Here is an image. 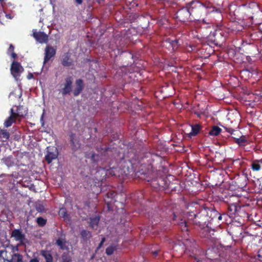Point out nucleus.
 <instances>
[{"mask_svg":"<svg viewBox=\"0 0 262 262\" xmlns=\"http://www.w3.org/2000/svg\"><path fill=\"white\" fill-rule=\"evenodd\" d=\"M36 209L38 212H41L44 210V207L42 205L39 204L36 206Z\"/></svg>","mask_w":262,"mask_h":262,"instance_id":"nucleus-47","label":"nucleus"},{"mask_svg":"<svg viewBox=\"0 0 262 262\" xmlns=\"http://www.w3.org/2000/svg\"><path fill=\"white\" fill-rule=\"evenodd\" d=\"M225 41V38L220 30H215L210 32L207 37V41L211 45L221 46Z\"/></svg>","mask_w":262,"mask_h":262,"instance_id":"nucleus-6","label":"nucleus"},{"mask_svg":"<svg viewBox=\"0 0 262 262\" xmlns=\"http://www.w3.org/2000/svg\"><path fill=\"white\" fill-rule=\"evenodd\" d=\"M116 40V43L118 46V44H119V47L122 48L124 47L128 42V40L126 38H125L124 37L118 36L117 35L116 36L115 39Z\"/></svg>","mask_w":262,"mask_h":262,"instance_id":"nucleus-28","label":"nucleus"},{"mask_svg":"<svg viewBox=\"0 0 262 262\" xmlns=\"http://www.w3.org/2000/svg\"><path fill=\"white\" fill-rule=\"evenodd\" d=\"M258 30H259V31L261 32V33L262 34V23H260L259 25V26H258Z\"/></svg>","mask_w":262,"mask_h":262,"instance_id":"nucleus-57","label":"nucleus"},{"mask_svg":"<svg viewBox=\"0 0 262 262\" xmlns=\"http://www.w3.org/2000/svg\"><path fill=\"white\" fill-rule=\"evenodd\" d=\"M100 221V217L99 216H95L93 217L90 219V225L93 229H97L98 224Z\"/></svg>","mask_w":262,"mask_h":262,"instance_id":"nucleus-26","label":"nucleus"},{"mask_svg":"<svg viewBox=\"0 0 262 262\" xmlns=\"http://www.w3.org/2000/svg\"><path fill=\"white\" fill-rule=\"evenodd\" d=\"M156 155L152 154L150 152L143 153L139 157H136L137 162H138V169L141 167H145L146 166H150L155 161V158Z\"/></svg>","mask_w":262,"mask_h":262,"instance_id":"nucleus-7","label":"nucleus"},{"mask_svg":"<svg viewBox=\"0 0 262 262\" xmlns=\"http://www.w3.org/2000/svg\"><path fill=\"white\" fill-rule=\"evenodd\" d=\"M70 142L71 147L73 151H76L80 147V144L76 134L71 133L70 135Z\"/></svg>","mask_w":262,"mask_h":262,"instance_id":"nucleus-18","label":"nucleus"},{"mask_svg":"<svg viewBox=\"0 0 262 262\" xmlns=\"http://www.w3.org/2000/svg\"><path fill=\"white\" fill-rule=\"evenodd\" d=\"M11 237H14L15 241L23 242L25 239V235L20 229H14L11 232Z\"/></svg>","mask_w":262,"mask_h":262,"instance_id":"nucleus-21","label":"nucleus"},{"mask_svg":"<svg viewBox=\"0 0 262 262\" xmlns=\"http://www.w3.org/2000/svg\"><path fill=\"white\" fill-rule=\"evenodd\" d=\"M104 0H97V2L99 3V4H101L102 3H103L104 2Z\"/></svg>","mask_w":262,"mask_h":262,"instance_id":"nucleus-58","label":"nucleus"},{"mask_svg":"<svg viewBox=\"0 0 262 262\" xmlns=\"http://www.w3.org/2000/svg\"><path fill=\"white\" fill-rule=\"evenodd\" d=\"M66 242L64 239H61V238H58L56 241V244L60 247V248L62 250H67L68 249V246L66 244Z\"/></svg>","mask_w":262,"mask_h":262,"instance_id":"nucleus-34","label":"nucleus"},{"mask_svg":"<svg viewBox=\"0 0 262 262\" xmlns=\"http://www.w3.org/2000/svg\"><path fill=\"white\" fill-rule=\"evenodd\" d=\"M75 1L77 5H81L83 2V0H75Z\"/></svg>","mask_w":262,"mask_h":262,"instance_id":"nucleus-55","label":"nucleus"},{"mask_svg":"<svg viewBox=\"0 0 262 262\" xmlns=\"http://www.w3.org/2000/svg\"><path fill=\"white\" fill-rule=\"evenodd\" d=\"M40 254L45 258L46 262H53V258L50 251L41 250Z\"/></svg>","mask_w":262,"mask_h":262,"instance_id":"nucleus-25","label":"nucleus"},{"mask_svg":"<svg viewBox=\"0 0 262 262\" xmlns=\"http://www.w3.org/2000/svg\"><path fill=\"white\" fill-rule=\"evenodd\" d=\"M157 246H155L154 245L150 246L149 247V251L154 256H157L160 252V249L157 248Z\"/></svg>","mask_w":262,"mask_h":262,"instance_id":"nucleus-39","label":"nucleus"},{"mask_svg":"<svg viewBox=\"0 0 262 262\" xmlns=\"http://www.w3.org/2000/svg\"><path fill=\"white\" fill-rule=\"evenodd\" d=\"M192 260H193V262H196L195 261H194V259H192Z\"/></svg>","mask_w":262,"mask_h":262,"instance_id":"nucleus-64","label":"nucleus"},{"mask_svg":"<svg viewBox=\"0 0 262 262\" xmlns=\"http://www.w3.org/2000/svg\"><path fill=\"white\" fill-rule=\"evenodd\" d=\"M235 143L238 145L239 147H245L249 144L247 137L244 135H241L239 137L232 136Z\"/></svg>","mask_w":262,"mask_h":262,"instance_id":"nucleus-20","label":"nucleus"},{"mask_svg":"<svg viewBox=\"0 0 262 262\" xmlns=\"http://www.w3.org/2000/svg\"><path fill=\"white\" fill-rule=\"evenodd\" d=\"M58 151L57 148L55 146H48L47 148V154L45 156V159L48 163H51L53 160L57 158Z\"/></svg>","mask_w":262,"mask_h":262,"instance_id":"nucleus-13","label":"nucleus"},{"mask_svg":"<svg viewBox=\"0 0 262 262\" xmlns=\"http://www.w3.org/2000/svg\"><path fill=\"white\" fill-rule=\"evenodd\" d=\"M56 54V49L50 45H47L45 50L43 63L48 62Z\"/></svg>","mask_w":262,"mask_h":262,"instance_id":"nucleus-16","label":"nucleus"},{"mask_svg":"<svg viewBox=\"0 0 262 262\" xmlns=\"http://www.w3.org/2000/svg\"><path fill=\"white\" fill-rule=\"evenodd\" d=\"M28 113L27 108L23 105H19L17 107V109L14 112V115L17 118L24 117L27 115Z\"/></svg>","mask_w":262,"mask_h":262,"instance_id":"nucleus-23","label":"nucleus"},{"mask_svg":"<svg viewBox=\"0 0 262 262\" xmlns=\"http://www.w3.org/2000/svg\"><path fill=\"white\" fill-rule=\"evenodd\" d=\"M117 246L115 245H111L108 246L105 250L107 255H111L113 254L115 251L117 250Z\"/></svg>","mask_w":262,"mask_h":262,"instance_id":"nucleus-38","label":"nucleus"},{"mask_svg":"<svg viewBox=\"0 0 262 262\" xmlns=\"http://www.w3.org/2000/svg\"><path fill=\"white\" fill-rule=\"evenodd\" d=\"M208 215V212L205 210L198 212L196 218L193 220V225L202 228V230L205 228V226L207 227V223L209 222Z\"/></svg>","mask_w":262,"mask_h":262,"instance_id":"nucleus-10","label":"nucleus"},{"mask_svg":"<svg viewBox=\"0 0 262 262\" xmlns=\"http://www.w3.org/2000/svg\"><path fill=\"white\" fill-rule=\"evenodd\" d=\"M254 224H255L256 225L259 226V227L261 226L258 223L256 224L255 223H254Z\"/></svg>","mask_w":262,"mask_h":262,"instance_id":"nucleus-59","label":"nucleus"},{"mask_svg":"<svg viewBox=\"0 0 262 262\" xmlns=\"http://www.w3.org/2000/svg\"><path fill=\"white\" fill-rule=\"evenodd\" d=\"M4 1V0H0V2L2 3Z\"/></svg>","mask_w":262,"mask_h":262,"instance_id":"nucleus-62","label":"nucleus"},{"mask_svg":"<svg viewBox=\"0 0 262 262\" xmlns=\"http://www.w3.org/2000/svg\"><path fill=\"white\" fill-rule=\"evenodd\" d=\"M73 79L71 76H68L65 79L63 83V88L61 90V93L63 96L70 94L72 91Z\"/></svg>","mask_w":262,"mask_h":262,"instance_id":"nucleus-15","label":"nucleus"},{"mask_svg":"<svg viewBox=\"0 0 262 262\" xmlns=\"http://www.w3.org/2000/svg\"><path fill=\"white\" fill-rule=\"evenodd\" d=\"M14 47L13 46V45L10 44V46L8 49V51H7L8 54H9L11 53L14 52Z\"/></svg>","mask_w":262,"mask_h":262,"instance_id":"nucleus-46","label":"nucleus"},{"mask_svg":"<svg viewBox=\"0 0 262 262\" xmlns=\"http://www.w3.org/2000/svg\"><path fill=\"white\" fill-rule=\"evenodd\" d=\"M105 241V237L102 238V239H101L100 243H99L98 246L97 248L96 251H98L99 249L101 248V247H102V246L103 245V244H104Z\"/></svg>","mask_w":262,"mask_h":262,"instance_id":"nucleus-48","label":"nucleus"},{"mask_svg":"<svg viewBox=\"0 0 262 262\" xmlns=\"http://www.w3.org/2000/svg\"><path fill=\"white\" fill-rule=\"evenodd\" d=\"M62 262H72V258L69 252H64L61 256Z\"/></svg>","mask_w":262,"mask_h":262,"instance_id":"nucleus-36","label":"nucleus"},{"mask_svg":"<svg viewBox=\"0 0 262 262\" xmlns=\"http://www.w3.org/2000/svg\"><path fill=\"white\" fill-rule=\"evenodd\" d=\"M230 234L233 241L242 242L247 235V232L244 231L242 227L237 226L230 229Z\"/></svg>","mask_w":262,"mask_h":262,"instance_id":"nucleus-11","label":"nucleus"},{"mask_svg":"<svg viewBox=\"0 0 262 262\" xmlns=\"http://www.w3.org/2000/svg\"><path fill=\"white\" fill-rule=\"evenodd\" d=\"M8 261V262H23V256L19 253H14L12 255L11 259Z\"/></svg>","mask_w":262,"mask_h":262,"instance_id":"nucleus-31","label":"nucleus"},{"mask_svg":"<svg viewBox=\"0 0 262 262\" xmlns=\"http://www.w3.org/2000/svg\"><path fill=\"white\" fill-rule=\"evenodd\" d=\"M211 246V248L204 251L198 247L193 239H187L179 245L175 244L173 248L176 251H178L181 248V253H184L196 262H202L205 257L210 260H213L217 256V249L213 245Z\"/></svg>","mask_w":262,"mask_h":262,"instance_id":"nucleus-1","label":"nucleus"},{"mask_svg":"<svg viewBox=\"0 0 262 262\" xmlns=\"http://www.w3.org/2000/svg\"><path fill=\"white\" fill-rule=\"evenodd\" d=\"M17 119V117L14 115V111L12 108L10 110V116L5 120L4 125L6 127H10L13 123H14Z\"/></svg>","mask_w":262,"mask_h":262,"instance_id":"nucleus-22","label":"nucleus"},{"mask_svg":"<svg viewBox=\"0 0 262 262\" xmlns=\"http://www.w3.org/2000/svg\"><path fill=\"white\" fill-rule=\"evenodd\" d=\"M59 215L62 217L64 221H69L70 220V216L67 213V210L65 208H61L59 211Z\"/></svg>","mask_w":262,"mask_h":262,"instance_id":"nucleus-29","label":"nucleus"},{"mask_svg":"<svg viewBox=\"0 0 262 262\" xmlns=\"http://www.w3.org/2000/svg\"><path fill=\"white\" fill-rule=\"evenodd\" d=\"M192 21H202L206 23L204 18L208 14L217 9L209 2L202 3L199 0H191L187 3Z\"/></svg>","mask_w":262,"mask_h":262,"instance_id":"nucleus-2","label":"nucleus"},{"mask_svg":"<svg viewBox=\"0 0 262 262\" xmlns=\"http://www.w3.org/2000/svg\"><path fill=\"white\" fill-rule=\"evenodd\" d=\"M201 129V126L198 124H195L191 126V132L189 133L190 136H196Z\"/></svg>","mask_w":262,"mask_h":262,"instance_id":"nucleus-33","label":"nucleus"},{"mask_svg":"<svg viewBox=\"0 0 262 262\" xmlns=\"http://www.w3.org/2000/svg\"><path fill=\"white\" fill-rule=\"evenodd\" d=\"M11 56L13 59H15L17 57V54L14 52L11 53Z\"/></svg>","mask_w":262,"mask_h":262,"instance_id":"nucleus-53","label":"nucleus"},{"mask_svg":"<svg viewBox=\"0 0 262 262\" xmlns=\"http://www.w3.org/2000/svg\"><path fill=\"white\" fill-rule=\"evenodd\" d=\"M61 64L63 67H70L72 64V60L70 58V55L69 53H66L63 55L61 59Z\"/></svg>","mask_w":262,"mask_h":262,"instance_id":"nucleus-24","label":"nucleus"},{"mask_svg":"<svg viewBox=\"0 0 262 262\" xmlns=\"http://www.w3.org/2000/svg\"><path fill=\"white\" fill-rule=\"evenodd\" d=\"M137 156L130 154L128 158H123L120 161L118 166L113 167L109 170V173L112 176L121 177L124 179L125 177L129 175L132 172H134L138 169V162L136 160Z\"/></svg>","mask_w":262,"mask_h":262,"instance_id":"nucleus-3","label":"nucleus"},{"mask_svg":"<svg viewBox=\"0 0 262 262\" xmlns=\"http://www.w3.org/2000/svg\"><path fill=\"white\" fill-rule=\"evenodd\" d=\"M33 37L40 43H47L49 41V36L43 32L33 30Z\"/></svg>","mask_w":262,"mask_h":262,"instance_id":"nucleus-14","label":"nucleus"},{"mask_svg":"<svg viewBox=\"0 0 262 262\" xmlns=\"http://www.w3.org/2000/svg\"><path fill=\"white\" fill-rule=\"evenodd\" d=\"M227 237H228V238H230V236H228V235L227 236Z\"/></svg>","mask_w":262,"mask_h":262,"instance_id":"nucleus-63","label":"nucleus"},{"mask_svg":"<svg viewBox=\"0 0 262 262\" xmlns=\"http://www.w3.org/2000/svg\"><path fill=\"white\" fill-rule=\"evenodd\" d=\"M222 131V129L217 126H213L209 132L210 136H216L219 135Z\"/></svg>","mask_w":262,"mask_h":262,"instance_id":"nucleus-32","label":"nucleus"},{"mask_svg":"<svg viewBox=\"0 0 262 262\" xmlns=\"http://www.w3.org/2000/svg\"><path fill=\"white\" fill-rule=\"evenodd\" d=\"M202 234L204 237L209 241L213 245L216 243L220 238V233L218 231L210 229L208 227L203 229Z\"/></svg>","mask_w":262,"mask_h":262,"instance_id":"nucleus-9","label":"nucleus"},{"mask_svg":"<svg viewBox=\"0 0 262 262\" xmlns=\"http://www.w3.org/2000/svg\"><path fill=\"white\" fill-rule=\"evenodd\" d=\"M80 235L82 239L85 242L90 239L92 237L91 232L86 230H81L80 232Z\"/></svg>","mask_w":262,"mask_h":262,"instance_id":"nucleus-30","label":"nucleus"},{"mask_svg":"<svg viewBox=\"0 0 262 262\" xmlns=\"http://www.w3.org/2000/svg\"><path fill=\"white\" fill-rule=\"evenodd\" d=\"M210 216H212V219H214L215 218H217L218 220H221L222 219V215L220 214L217 211L214 210H212L210 211Z\"/></svg>","mask_w":262,"mask_h":262,"instance_id":"nucleus-37","label":"nucleus"},{"mask_svg":"<svg viewBox=\"0 0 262 262\" xmlns=\"http://www.w3.org/2000/svg\"><path fill=\"white\" fill-rule=\"evenodd\" d=\"M10 71L13 77L18 80L21 73L24 71V68L19 62L14 61L11 64Z\"/></svg>","mask_w":262,"mask_h":262,"instance_id":"nucleus-12","label":"nucleus"},{"mask_svg":"<svg viewBox=\"0 0 262 262\" xmlns=\"http://www.w3.org/2000/svg\"><path fill=\"white\" fill-rule=\"evenodd\" d=\"M30 262H39L37 258H34L30 260Z\"/></svg>","mask_w":262,"mask_h":262,"instance_id":"nucleus-54","label":"nucleus"},{"mask_svg":"<svg viewBox=\"0 0 262 262\" xmlns=\"http://www.w3.org/2000/svg\"><path fill=\"white\" fill-rule=\"evenodd\" d=\"M5 164L8 167L11 166L13 165V162L12 161L10 158H6L4 159Z\"/></svg>","mask_w":262,"mask_h":262,"instance_id":"nucleus-41","label":"nucleus"},{"mask_svg":"<svg viewBox=\"0 0 262 262\" xmlns=\"http://www.w3.org/2000/svg\"><path fill=\"white\" fill-rule=\"evenodd\" d=\"M44 115H45V113L43 112L41 116V118H40V122H41L42 126H43L45 124V122H44V120H43Z\"/></svg>","mask_w":262,"mask_h":262,"instance_id":"nucleus-52","label":"nucleus"},{"mask_svg":"<svg viewBox=\"0 0 262 262\" xmlns=\"http://www.w3.org/2000/svg\"><path fill=\"white\" fill-rule=\"evenodd\" d=\"M220 245L223 247H227V248H229L231 247V245L230 244H227V243H222L221 242L220 243Z\"/></svg>","mask_w":262,"mask_h":262,"instance_id":"nucleus-51","label":"nucleus"},{"mask_svg":"<svg viewBox=\"0 0 262 262\" xmlns=\"http://www.w3.org/2000/svg\"><path fill=\"white\" fill-rule=\"evenodd\" d=\"M76 87L73 90L74 96H78L82 91L84 88L83 81L81 79H77L75 81Z\"/></svg>","mask_w":262,"mask_h":262,"instance_id":"nucleus-19","label":"nucleus"},{"mask_svg":"<svg viewBox=\"0 0 262 262\" xmlns=\"http://www.w3.org/2000/svg\"><path fill=\"white\" fill-rule=\"evenodd\" d=\"M257 260H258L259 262H262V247L258 251Z\"/></svg>","mask_w":262,"mask_h":262,"instance_id":"nucleus-43","label":"nucleus"},{"mask_svg":"<svg viewBox=\"0 0 262 262\" xmlns=\"http://www.w3.org/2000/svg\"><path fill=\"white\" fill-rule=\"evenodd\" d=\"M235 132V135H231L232 136H234L236 137H239V136H241V133L239 132V130H234Z\"/></svg>","mask_w":262,"mask_h":262,"instance_id":"nucleus-49","label":"nucleus"},{"mask_svg":"<svg viewBox=\"0 0 262 262\" xmlns=\"http://www.w3.org/2000/svg\"><path fill=\"white\" fill-rule=\"evenodd\" d=\"M167 187V188H170V186H169V185H168Z\"/></svg>","mask_w":262,"mask_h":262,"instance_id":"nucleus-61","label":"nucleus"},{"mask_svg":"<svg viewBox=\"0 0 262 262\" xmlns=\"http://www.w3.org/2000/svg\"><path fill=\"white\" fill-rule=\"evenodd\" d=\"M116 194V193L115 191H111L110 192H108L107 193V196H108V198L113 199L115 196Z\"/></svg>","mask_w":262,"mask_h":262,"instance_id":"nucleus-45","label":"nucleus"},{"mask_svg":"<svg viewBox=\"0 0 262 262\" xmlns=\"http://www.w3.org/2000/svg\"><path fill=\"white\" fill-rule=\"evenodd\" d=\"M91 160L93 162H97L99 160V156L97 154L93 153L91 156Z\"/></svg>","mask_w":262,"mask_h":262,"instance_id":"nucleus-42","label":"nucleus"},{"mask_svg":"<svg viewBox=\"0 0 262 262\" xmlns=\"http://www.w3.org/2000/svg\"><path fill=\"white\" fill-rule=\"evenodd\" d=\"M226 131L229 133L231 135H235V132L234 129L228 127H224Z\"/></svg>","mask_w":262,"mask_h":262,"instance_id":"nucleus-44","label":"nucleus"},{"mask_svg":"<svg viewBox=\"0 0 262 262\" xmlns=\"http://www.w3.org/2000/svg\"><path fill=\"white\" fill-rule=\"evenodd\" d=\"M175 18L183 23L192 21L189 8H187V3L185 7L179 9L175 14Z\"/></svg>","mask_w":262,"mask_h":262,"instance_id":"nucleus-8","label":"nucleus"},{"mask_svg":"<svg viewBox=\"0 0 262 262\" xmlns=\"http://www.w3.org/2000/svg\"><path fill=\"white\" fill-rule=\"evenodd\" d=\"M47 220L42 217H38L36 219L37 225L40 227H43L47 223Z\"/></svg>","mask_w":262,"mask_h":262,"instance_id":"nucleus-40","label":"nucleus"},{"mask_svg":"<svg viewBox=\"0 0 262 262\" xmlns=\"http://www.w3.org/2000/svg\"><path fill=\"white\" fill-rule=\"evenodd\" d=\"M7 252L6 250H0V257L2 258L3 253Z\"/></svg>","mask_w":262,"mask_h":262,"instance_id":"nucleus-56","label":"nucleus"},{"mask_svg":"<svg viewBox=\"0 0 262 262\" xmlns=\"http://www.w3.org/2000/svg\"><path fill=\"white\" fill-rule=\"evenodd\" d=\"M3 137H4L6 139H8L10 136L9 133L6 131L3 132Z\"/></svg>","mask_w":262,"mask_h":262,"instance_id":"nucleus-50","label":"nucleus"},{"mask_svg":"<svg viewBox=\"0 0 262 262\" xmlns=\"http://www.w3.org/2000/svg\"><path fill=\"white\" fill-rule=\"evenodd\" d=\"M250 168L253 172H258L262 170V158L253 159L250 162Z\"/></svg>","mask_w":262,"mask_h":262,"instance_id":"nucleus-17","label":"nucleus"},{"mask_svg":"<svg viewBox=\"0 0 262 262\" xmlns=\"http://www.w3.org/2000/svg\"><path fill=\"white\" fill-rule=\"evenodd\" d=\"M247 16L253 18L258 13H262L258 5L255 2H250L248 5H243L239 7Z\"/></svg>","mask_w":262,"mask_h":262,"instance_id":"nucleus-5","label":"nucleus"},{"mask_svg":"<svg viewBox=\"0 0 262 262\" xmlns=\"http://www.w3.org/2000/svg\"><path fill=\"white\" fill-rule=\"evenodd\" d=\"M29 76H30V77H29V79H30L31 77H33V74H30V75Z\"/></svg>","mask_w":262,"mask_h":262,"instance_id":"nucleus-60","label":"nucleus"},{"mask_svg":"<svg viewBox=\"0 0 262 262\" xmlns=\"http://www.w3.org/2000/svg\"><path fill=\"white\" fill-rule=\"evenodd\" d=\"M237 206L235 204H231L229 205L228 208L229 215H234L237 211Z\"/></svg>","mask_w":262,"mask_h":262,"instance_id":"nucleus-35","label":"nucleus"},{"mask_svg":"<svg viewBox=\"0 0 262 262\" xmlns=\"http://www.w3.org/2000/svg\"><path fill=\"white\" fill-rule=\"evenodd\" d=\"M166 42L168 43L169 46H171L172 48V51L174 52L179 47V41L177 39H171L170 38H168L166 40Z\"/></svg>","mask_w":262,"mask_h":262,"instance_id":"nucleus-27","label":"nucleus"},{"mask_svg":"<svg viewBox=\"0 0 262 262\" xmlns=\"http://www.w3.org/2000/svg\"><path fill=\"white\" fill-rule=\"evenodd\" d=\"M198 212H194L193 211H189L187 213V221L185 220L179 218V221L177 222V218L178 217L175 213H173V221L174 224H177L180 227L182 231H188L189 230V224H193V220L196 217Z\"/></svg>","mask_w":262,"mask_h":262,"instance_id":"nucleus-4","label":"nucleus"}]
</instances>
